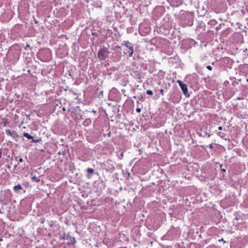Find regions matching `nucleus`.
<instances>
[{
	"label": "nucleus",
	"mask_w": 248,
	"mask_h": 248,
	"mask_svg": "<svg viewBox=\"0 0 248 248\" xmlns=\"http://www.w3.org/2000/svg\"><path fill=\"white\" fill-rule=\"evenodd\" d=\"M109 54L108 49L104 46H102L98 50V58L100 61H104L108 57Z\"/></svg>",
	"instance_id": "nucleus-1"
},
{
	"label": "nucleus",
	"mask_w": 248,
	"mask_h": 248,
	"mask_svg": "<svg viewBox=\"0 0 248 248\" xmlns=\"http://www.w3.org/2000/svg\"><path fill=\"white\" fill-rule=\"evenodd\" d=\"M104 169L107 171H113L115 170V167L113 164V162L110 159H108L103 163Z\"/></svg>",
	"instance_id": "nucleus-2"
},
{
	"label": "nucleus",
	"mask_w": 248,
	"mask_h": 248,
	"mask_svg": "<svg viewBox=\"0 0 248 248\" xmlns=\"http://www.w3.org/2000/svg\"><path fill=\"white\" fill-rule=\"evenodd\" d=\"M177 82L178 83L179 85L180 86L182 90L183 91V92L184 94L186 96H189L188 90L187 85L182 82V81L180 80H178L177 81Z\"/></svg>",
	"instance_id": "nucleus-3"
},
{
	"label": "nucleus",
	"mask_w": 248,
	"mask_h": 248,
	"mask_svg": "<svg viewBox=\"0 0 248 248\" xmlns=\"http://www.w3.org/2000/svg\"><path fill=\"white\" fill-rule=\"evenodd\" d=\"M129 44H130V43L128 41H124V46L127 47V48H128L129 49V50H130V52L129 53V56L131 57V56H132L133 53H134V49H133V46L129 45Z\"/></svg>",
	"instance_id": "nucleus-4"
},
{
	"label": "nucleus",
	"mask_w": 248,
	"mask_h": 248,
	"mask_svg": "<svg viewBox=\"0 0 248 248\" xmlns=\"http://www.w3.org/2000/svg\"><path fill=\"white\" fill-rule=\"evenodd\" d=\"M13 189L15 191H18L22 189V187L20 184H18L16 186H14Z\"/></svg>",
	"instance_id": "nucleus-5"
},
{
	"label": "nucleus",
	"mask_w": 248,
	"mask_h": 248,
	"mask_svg": "<svg viewBox=\"0 0 248 248\" xmlns=\"http://www.w3.org/2000/svg\"><path fill=\"white\" fill-rule=\"evenodd\" d=\"M23 135H24V137L27 138L28 139H30H30H33V137L32 136H31V135H30L28 133H24Z\"/></svg>",
	"instance_id": "nucleus-6"
},
{
	"label": "nucleus",
	"mask_w": 248,
	"mask_h": 248,
	"mask_svg": "<svg viewBox=\"0 0 248 248\" xmlns=\"http://www.w3.org/2000/svg\"><path fill=\"white\" fill-rule=\"evenodd\" d=\"M31 180L32 181H35L36 182H40V179L39 178V177H36L35 176H34L33 177H32L31 178Z\"/></svg>",
	"instance_id": "nucleus-7"
},
{
	"label": "nucleus",
	"mask_w": 248,
	"mask_h": 248,
	"mask_svg": "<svg viewBox=\"0 0 248 248\" xmlns=\"http://www.w3.org/2000/svg\"><path fill=\"white\" fill-rule=\"evenodd\" d=\"M88 173L90 174H93L94 172V170L92 168H88L87 170Z\"/></svg>",
	"instance_id": "nucleus-8"
},
{
	"label": "nucleus",
	"mask_w": 248,
	"mask_h": 248,
	"mask_svg": "<svg viewBox=\"0 0 248 248\" xmlns=\"http://www.w3.org/2000/svg\"><path fill=\"white\" fill-rule=\"evenodd\" d=\"M146 93H147V94H149V95H152L153 94L152 91L150 90H147Z\"/></svg>",
	"instance_id": "nucleus-9"
},
{
	"label": "nucleus",
	"mask_w": 248,
	"mask_h": 248,
	"mask_svg": "<svg viewBox=\"0 0 248 248\" xmlns=\"http://www.w3.org/2000/svg\"><path fill=\"white\" fill-rule=\"evenodd\" d=\"M76 241L75 239V238H73L71 240V244H72V245H74L76 243Z\"/></svg>",
	"instance_id": "nucleus-10"
},
{
	"label": "nucleus",
	"mask_w": 248,
	"mask_h": 248,
	"mask_svg": "<svg viewBox=\"0 0 248 248\" xmlns=\"http://www.w3.org/2000/svg\"><path fill=\"white\" fill-rule=\"evenodd\" d=\"M160 93L162 95H164V91L163 89H161L160 90Z\"/></svg>",
	"instance_id": "nucleus-11"
},
{
	"label": "nucleus",
	"mask_w": 248,
	"mask_h": 248,
	"mask_svg": "<svg viewBox=\"0 0 248 248\" xmlns=\"http://www.w3.org/2000/svg\"><path fill=\"white\" fill-rule=\"evenodd\" d=\"M206 68L209 70L211 71L212 69V67L210 65H208L206 66Z\"/></svg>",
	"instance_id": "nucleus-12"
},
{
	"label": "nucleus",
	"mask_w": 248,
	"mask_h": 248,
	"mask_svg": "<svg viewBox=\"0 0 248 248\" xmlns=\"http://www.w3.org/2000/svg\"><path fill=\"white\" fill-rule=\"evenodd\" d=\"M223 135H224V133H221V132H219L218 133V135H219V136H220L221 137H223Z\"/></svg>",
	"instance_id": "nucleus-13"
},
{
	"label": "nucleus",
	"mask_w": 248,
	"mask_h": 248,
	"mask_svg": "<svg viewBox=\"0 0 248 248\" xmlns=\"http://www.w3.org/2000/svg\"><path fill=\"white\" fill-rule=\"evenodd\" d=\"M136 111L137 112H140L141 111V109L140 108H137L136 109Z\"/></svg>",
	"instance_id": "nucleus-14"
},
{
	"label": "nucleus",
	"mask_w": 248,
	"mask_h": 248,
	"mask_svg": "<svg viewBox=\"0 0 248 248\" xmlns=\"http://www.w3.org/2000/svg\"><path fill=\"white\" fill-rule=\"evenodd\" d=\"M23 159L22 158H20L18 160L19 162H23Z\"/></svg>",
	"instance_id": "nucleus-15"
},
{
	"label": "nucleus",
	"mask_w": 248,
	"mask_h": 248,
	"mask_svg": "<svg viewBox=\"0 0 248 248\" xmlns=\"http://www.w3.org/2000/svg\"><path fill=\"white\" fill-rule=\"evenodd\" d=\"M218 130H222L223 128H222V127L221 126H219L218 127Z\"/></svg>",
	"instance_id": "nucleus-16"
},
{
	"label": "nucleus",
	"mask_w": 248,
	"mask_h": 248,
	"mask_svg": "<svg viewBox=\"0 0 248 248\" xmlns=\"http://www.w3.org/2000/svg\"><path fill=\"white\" fill-rule=\"evenodd\" d=\"M30 46L29 45H27L25 47V49H27V48L29 47Z\"/></svg>",
	"instance_id": "nucleus-17"
},
{
	"label": "nucleus",
	"mask_w": 248,
	"mask_h": 248,
	"mask_svg": "<svg viewBox=\"0 0 248 248\" xmlns=\"http://www.w3.org/2000/svg\"><path fill=\"white\" fill-rule=\"evenodd\" d=\"M209 147H210V148L211 149H212V148H213V144H210L209 145Z\"/></svg>",
	"instance_id": "nucleus-18"
},
{
	"label": "nucleus",
	"mask_w": 248,
	"mask_h": 248,
	"mask_svg": "<svg viewBox=\"0 0 248 248\" xmlns=\"http://www.w3.org/2000/svg\"><path fill=\"white\" fill-rule=\"evenodd\" d=\"M117 48H121V47H120V46H117Z\"/></svg>",
	"instance_id": "nucleus-19"
},
{
	"label": "nucleus",
	"mask_w": 248,
	"mask_h": 248,
	"mask_svg": "<svg viewBox=\"0 0 248 248\" xmlns=\"http://www.w3.org/2000/svg\"><path fill=\"white\" fill-rule=\"evenodd\" d=\"M222 170L223 171H225V170H224V169H222Z\"/></svg>",
	"instance_id": "nucleus-20"
},
{
	"label": "nucleus",
	"mask_w": 248,
	"mask_h": 248,
	"mask_svg": "<svg viewBox=\"0 0 248 248\" xmlns=\"http://www.w3.org/2000/svg\"><path fill=\"white\" fill-rule=\"evenodd\" d=\"M33 142H37V140H33Z\"/></svg>",
	"instance_id": "nucleus-21"
},
{
	"label": "nucleus",
	"mask_w": 248,
	"mask_h": 248,
	"mask_svg": "<svg viewBox=\"0 0 248 248\" xmlns=\"http://www.w3.org/2000/svg\"><path fill=\"white\" fill-rule=\"evenodd\" d=\"M247 81L248 82V78L247 79Z\"/></svg>",
	"instance_id": "nucleus-22"
}]
</instances>
